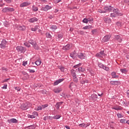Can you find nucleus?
I'll return each instance as SVG.
<instances>
[{
  "instance_id": "f257e3e1",
  "label": "nucleus",
  "mask_w": 129,
  "mask_h": 129,
  "mask_svg": "<svg viewBox=\"0 0 129 129\" xmlns=\"http://www.w3.org/2000/svg\"><path fill=\"white\" fill-rule=\"evenodd\" d=\"M16 49L17 50L19 53H25V52H26V51L27 50V48H26V47H24L22 46H17Z\"/></svg>"
},
{
  "instance_id": "f03ea898",
  "label": "nucleus",
  "mask_w": 129,
  "mask_h": 129,
  "mask_svg": "<svg viewBox=\"0 0 129 129\" xmlns=\"http://www.w3.org/2000/svg\"><path fill=\"white\" fill-rule=\"evenodd\" d=\"M104 11L101 12V13H106L107 12H112V10H113V7H111V6H105L104 7Z\"/></svg>"
},
{
  "instance_id": "7ed1b4c3",
  "label": "nucleus",
  "mask_w": 129,
  "mask_h": 129,
  "mask_svg": "<svg viewBox=\"0 0 129 129\" xmlns=\"http://www.w3.org/2000/svg\"><path fill=\"white\" fill-rule=\"evenodd\" d=\"M97 98H98V97L97 96V95L95 94H93L90 97H89V100L91 101H93L94 102L97 100Z\"/></svg>"
},
{
  "instance_id": "20e7f679",
  "label": "nucleus",
  "mask_w": 129,
  "mask_h": 129,
  "mask_svg": "<svg viewBox=\"0 0 129 129\" xmlns=\"http://www.w3.org/2000/svg\"><path fill=\"white\" fill-rule=\"evenodd\" d=\"M113 13L117 16L121 17L122 16V13H120L119 12V10L118 9H114V8L113 7V10H112Z\"/></svg>"
},
{
  "instance_id": "39448f33",
  "label": "nucleus",
  "mask_w": 129,
  "mask_h": 129,
  "mask_svg": "<svg viewBox=\"0 0 129 129\" xmlns=\"http://www.w3.org/2000/svg\"><path fill=\"white\" fill-rule=\"evenodd\" d=\"M6 46H7V41L4 39L3 40L1 44H0L1 48H2V49H5Z\"/></svg>"
},
{
  "instance_id": "423d86ee",
  "label": "nucleus",
  "mask_w": 129,
  "mask_h": 129,
  "mask_svg": "<svg viewBox=\"0 0 129 129\" xmlns=\"http://www.w3.org/2000/svg\"><path fill=\"white\" fill-rule=\"evenodd\" d=\"M78 53H76L75 51H74L73 52L70 53V56L73 59H76V57H78Z\"/></svg>"
},
{
  "instance_id": "0eeeda50",
  "label": "nucleus",
  "mask_w": 129,
  "mask_h": 129,
  "mask_svg": "<svg viewBox=\"0 0 129 129\" xmlns=\"http://www.w3.org/2000/svg\"><path fill=\"white\" fill-rule=\"evenodd\" d=\"M51 9H52V7L49 6V5H46L44 7H42L41 10L44 11V12H47V11H49V10H51Z\"/></svg>"
},
{
  "instance_id": "6e6552de",
  "label": "nucleus",
  "mask_w": 129,
  "mask_h": 129,
  "mask_svg": "<svg viewBox=\"0 0 129 129\" xmlns=\"http://www.w3.org/2000/svg\"><path fill=\"white\" fill-rule=\"evenodd\" d=\"M109 39H110V35H108L105 36L102 39V42L104 43V42H107L109 41Z\"/></svg>"
},
{
  "instance_id": "1a4fd4ad",
  "label": "nucleus",
  "mask_w": 129,
  "mask_h": 129,
  "mask_svg": "<svg viewBox=\"0 0 129 129\" xmlns=\"http://www.w3.org/2000/svg\"><path fill=\"white\" fill-rule=\"evenodd\" d=\"M31 5V3H28V2H24L20 4V8H24L25 7H28V6H30Z\"/></svg>"
},
{
  "instance_id": "9d476101",
  "label": "nucleus",
  "mask_w": 129,
  "mask_h": 129,
  "mask_svg": "<svg viewBox=\"0 0 129 129\" xmlns=\"http://www.w3.org/2000/svg\"><path fill=\"white\" fill-rule=\"evenodd\" d=\"M86 57V54H85V53H80L78 55V58H79V59H85Z\"/></svg>"
},
{
  "instance_id": "9b49d317",
  "label": "nucleus",
  "mask_w": 129,
  "mask_h": 129,
  "mask_svg": "<svg viewBox=\"0 0 129 129\" xmlns=\"http://www.w3.org/2000/svg\"><path fill=\"white\" fill-rule=\"evenodd\" d=\"M110 84L112 85H119L120 84V82L118 81H111Z\"/></svg>"
},
{
  "instance_id": "f8f14e48",
  "label": "nucleus",
  "mask_w": 129,
  "mask_h": 129,
  "mask_svg": "<svg viewBox=\"0 0 129 129\" xmlns=\"http://www.w3.org/2000/svg\"><path fill=\"white\" fill-rule=\"evenodd\" d=\"M62 81H64V79H60L56 80L53 84L54 86L58 85L59 83H61Z\"/></svg>"
},
{
  "instance_id": "ddd939ff",
  "label": "nucleus",
  "mask_w": 129,
  "mask_h": 129,
  "mask_svg": "<svg viewBox=\"0 0 129 129\" xmlns=\"http://www.w3.org/2000/svg\"><path fill=\"white\" fill-rule=\"evenodd\" d=\"M72 47V46H71V45L67 44V45L62 47V50H70Z\"/></svg>"
},
{
  "instance_id": "4468645a",
  "label": "nucleus",
  "mask_w": 129,
  "mask_h": 129,
  "mask_svg": "<svg viewBox=\"0 0 129 129\" xmlns=\"http://www.w3.org/2000/svg\"><path fill=\"white\" fill-rule=\"evenodd\" d=\"M104 22H105L106 24H110L111 20L109 17H105L104 19Z\"/></svg>"
},
{
  "instance_id": "2eb2a0df",
  "label": "nucleus",
  "mask_w": 129,
  "mask_h": 129,
  "mask_svg": "<svg viewBox=\"0 0 129 129\" xmlns=\"http://www.w3.org/2000/svg\"><path fill=\"white\" fill-rule=\"evenodd\" d=\"M112 109H114L115 110H122V107L120 106H115L113 107Z\"/></svg>"
},
{
  "instance_id": "dca6fc26",
  "label": "nucleus",
  "mask_w": 129,
  "mask_h": 129,
  "mask_svg": "<svg viewBox=\"0 0 129 129\" xmlns=\"http://www.w3.org/2000/svg\"><path fill=\"white\" fill-rule=\"evenodd\" d=\"M8 121L10 123H18V120L15 118H12L10 120H8Z\"/></svg>"
},
{
  "instance_id": "f3484780",
  "label": "nucleus",
  "mask_w": 129,
  "mask_h": 129,
  "mask_svg": "<svg viewBox=\"0 0 129 129\" xmlns=\"http://www.w3.org/2000/svg\"><path fill=\"white\" fill-rule=\"evenodd\" d=\"M28 104L26 103H23L21 106V108L23 110H26V109H28Z\"/></svg>"
},
{
  "instance_id": "a211bd4d",
  "label": "nucleus",
  "mask_w": 129,
  "mask_h": 129,
  "mask_svg": "<svg viewBox=\"0 0 129 129\" xmlns=\"http://www.w3.org/2000/svg\"><path fill=\"white\" fill-rule=\"evenodd\" d=\"M30 23H35V22H38V19L36 18H32L29 20Z\"/></svg>"
},
{
  "instance_id": "6ab92c4d",
  "label": "nucleus",
  "mask_w": 129,
  "mask_h": 129,
  "mask_svg": "<svg viewBox=\"0 0 129 129\" xmlns=\"http://www.w3.org/2000/svg\"><path fill=\"white\" fill-rule=\"evenodd\" d=\"M115 39L117 40V41H118V42H119V43L121 42V41H122V40L120 38V36L119 35H115Z\"/></svg>"
},
{
  "instance_id": "aec40b11",
  "label": "nucleus",
  "mask_w": 129,
  "mask_h": 129,
  "mask_svg": "<svg viewBox=\"0 0 129 129\" xmlns=\"http://www.w3.org/2000/svg\"><path fill=\"white\" fill-rule=\"evenodd\" d=\"M55 93H60L62 91V89L61 88H56L53 90Z\"/></svg>"
},
{
  "instance_id": "412c9836",
  "label": "nucleus",
  "mask_w": 129,
  "mask_h": 129,
  "mask_svg": "<svg viewBox=\"0 0 129 129\" xmlns=\"http://www.w3.org/2000/svg\"><path fill=\"white\" fill-rule=\"evenodd\" d=\"M62 104H63V102H57L55 105L57 109H59L60 108V105H62Z\"/></svg>"
},
{
  "instance_id": "4be33fe9",
  "label": "nucleus",
  "mask_w": 129,
  "mask_h": 129,
  "mask_svg": "<svg viewBox=\"0 0 129 129\" xmlns=\"http://www.w3.org/2000/svg\"><path fill=\"white\" fill-rule=\"evenodd\" d=\"M112 78H117L118 76L116 75V73L115 72H113L111 73Z\"/></svg>"
},
{
  "instance_id": "5701e85b",
  "label": "nucleus",
  "mask_w": 129,
  "mask_h": 129,
  "mask_svg": "<svg viewBox=\"0 0 129 129\" xmlns=\"http://www.w3.org/2000/svg\"><path fill=\"white\" fill-rule=\"evenodd\" d=\"M33 47L34 49H35V50H39L40 49V47H39V46L37 44V42L35 43V44L33 45Z\"/></svg>"
},
{
  "instance_id": "b1692460",
  "label": "nucleus",
  "mask_w": 129,
  "mask_h": 129,
  "mask_svg": "<svg viewBox=\"0 0 129 129\" xmlns=\"http://www.w3.org/2000/svg\"><path fill=\"white\" fill-rule=\"evenodd\" d=\"M50 29L52 30V31H53V32H54V31H56V30H57V26L52 25L50 26Z\"/></svg>"
},
{
  "instance_id": "393cba45",
  "label": "nucleus",
  "mask_w": 129,
  "mask_h": 129,
  "mask_svg": "<svg viewBox=\"0 0 129 129\" xmlns=\"http://www.w3.org/2000/svg\"><path fill=\"white\" fill-rule=\"evenodd\" d=\"M35 63L37 66H40V65H41V63H42V61L40 59H39L36 60Z\"/></svg>"
},
{
  "instance_id": "a878e982",
  "label": "nucleus",
  "mask_w": 129,
  "mask_h": 129,
  "mask_svg": "<svg viewBox=\"0 0 129 129\" xmlns=\"http://www.w3.org/2000/svg\"><path fill=\"white\" fill-rule=\"evenodd\" d=\"M38 30H39L38 26H35L34 28H31V31H33V32H36V31H37Z\"/></svg>"
},
{
  "instance_id": "bb28decb",
  "label": "nucleus",
  "mask_w": 129,
  "mask_h": 129,
  "mask_svg": "<svg viewBox=\"0 0 129 129\" xmlns=\"http://www.w3.org/2000/svg\"><path fill=\"white\" fill-rule=\"evenodd\" d=\"M28 43H29V44H31V45H32L33 46V45H34V44H36V42L35 41L30 39L28 41Z\"/></svg>"
},
{
  "instance_id": "cd10ccee",
  "label": "nucleus",
  "mask_w": 129,
  "mask_h": 129,
  "mask_svg": "<svg viewBox=\"0 0 129 129\" xmlns=\"http://www.w3.org/2000/svg\"><path fill=\"white\" fill-rule=\"evenodd\" d=\"M18 29L20 31H25V30H26V27H25L24 26H19V27H18Z\"/></svg>"
},
{
  "instance_id": "c85d7f7f",
  "label": "nucleus",
  "mask_w": 129,
  "mask_h": 129,
  "mask_svg": "<svg viewBox=\"0 0 129 129\" xmlns=\"http://www.w3.org/2000/svg\"><path fill=\"white\" fill-rule=\"evenodd\" d=\"M78 71L79 72H84V71H85V69H83L82 67H80L78 68Z\"/></svg>"
},
{
  "instance_id": "c756f323",
  "label": "nucleus",
  "mask_w": 129,
  "mask_h": 129,
  "mask_svg": "<svg viewBox=\"0 0 129 129\" xmlns=\"http://www.w3.org/2000/svg\"><path fill=\"white\" fill-rule=\"evenodd\" d=\"M32 10H33V12H37V11H38V7H37L35 6H33Z\"/></svg>"
},
{
  "instance_id": "7c9ffc66",
  "label": "nucleus",
  "mask_w": 129,
  "mask_h": 129,
  "mask_svg": "<svg viewBox=\"0 0 129 129\" xmlns=\"http://www.w3.org/2000/svg\"><path fill=\"white\" fill-rule=\"evenodd\" d=\"M60 117H61V116L60 115H56L55 116H53V118L54 119H59V118H60Z\"/></svg>"
},
{
  "instance_id": "2f4dec72",
  "label": "nucleus",
  "mask_w": 129,
  "mask_h": 129,
  "mask_svg": "<svg viewBox=\"0 0 129 129\" xmlns=\"http://www.w3.org/2000/svg\"><path fill=\"white\" fill-rule=\"evenodd\" d=\"M72 75L73 78H75V77H77L76 76V73H75V70H73V71L72 72Z\"/></svg>"
},
{
  "instance_id": "473e14b6",
  "label": "nucleus",
  "mask_w": 129,
  "mask_h": 129,
  "mask_svg": "<svg viewBox=\"0 0 129 129\" xmlns=\"http://www.w3.org/2000/svg\"><path fill=\"white\" fill-rule=\"evenodd\" d=\"M120 71L121 72H122V73H124V74L127 72V71L125 69H121Z\"/></svg>"
},
{
  "instance_id": "72a5a7b5",
  "label": "nucleus",
  "mask_w": 129,
  "mask_h": 129,
  "mask_svg": "<svg viewBox=\"0 0 129 129\" xmlns=\"http://www.w3.org/2000/svg\"><path fill=\"white\" fill-rule=\"evenodd\" d=\"M8 12H15V9L14 8H7Z\"/></svg>"
},
{
  "instance_id": "f704fd0d",
  "label": "nucleus",
  "mask_w": 129,
  "mask_h": 129,
  "mask_svg": "<svg viewBox=\"0 0 129 129\" xmlns=\"http://www.w3.org/2000/svg\"><path fill=\"white\" fill-rule=\"evenodd\" d=\"M91 28V26H86L84 27H83V30H88V29H90Z\"/></svg>"
},
{
  "instance_id": "c9c22d12",
  "label": "nucleus",
  "mask_w": 129,
  "mask_h": 129,
  "mask_svg": "<svg viewBox=\"0 0 129 129\" xmlns=\"http://www.w3.org/2000/svg\"><path fill=\"white\" fill-rule=\"evenodd\" d=\"M98 66L100 68H102L103 69L104 68V65H103L101 62L99 63Z\"/></svg>"
},
{
  "instance_id": "e433bc0d",
  "label": "nucleus",
  "mask_w": 129,
  "mask_h": 129,
  "mask_svg": "<svg viewBox=\"0 0 129 129\" xmlns=\"http://www.w3.org/2000/svg\"><path fill=\"white\" fill-rule=\"evenodd\" d=\"M24 45L26 46V47H27L28 48H30L31 47V45L28 42H24Z\"/></svg>"
},
{
  "instance_id": "4c0bfd02",
  "label": "nucleus",
  "mask_w": 129,
  "mask_h": 129,
  "mask_svg": "<svg viewBox=\"0 0 129 129\" xmlns=\"http://www.w3.org/2000/svg\"><path fill=\"white\" fill-rule=\"evenodd\" d=\"M29 127V129H35L36 128V125L35 124L31 125L30 126H28Z\"/></svg>"
},
{
  "instance_id": "58836bf2",
  "label": "nucleus",
  "mask_w": 129,
  "mask_h": 129,
  "mask_svg": "<svg viewBox=\"0 0 129 129\" xmlns=\"http://www.w3.org/2000/svg\"><path fill=\"white\" fill-rule=\"evenodd\" d=\"M46 36L47 38H52V36H51V34L49 32L46 33Z\"/></svg>"
},
{
  "instance_id": "ea45409f",
  "label": "nucleus",
  "mask_w": 129,
  "mask_h": 129,
  "mask_svg": "<svg viewBox=\"0 0 129 129\" xmlns=\"http://www.w3.org/2000/svg\"><path fill=\"white\" fill-rule=\"evenodd\" d=\"M28 117H29L30 118H35V117H36V116L35 115H30V114H28Z\"/></svg>"
},
{
  "instance_id": "a19ab883",
  "label": "nucleus",
  "mask_w": 129,
  "mask_h": 129,
  "mask_svg": "<svg viewBox=\"0 0 129 129\" xmlns=\"http://www.w3.org/2000/svg\"><path fill=\"white\" fill-rule=\"evenodd\" d=\"M83 23H84L85 24H87L88 23V19L87 18H85L83 20Z\"/></svg>"
},
{
  "instance_id": "79ce46f5",
  "label": "nucleus",
  "mask_w": 129,
  "mask_h": 129,
  "mask_svg": "<svg viewBox=\"0 0 129 129\" xmlns=\"http://www.w3.org/2000/svg\"><path fill=\"white\" fill-rule=\"evenodd\" d=\"M57 38L59 40H61L63 38V35L61 34H58Z\"/></svg>"
},
{
  "instance_id": "37998d69",
  "label": "nucleus",
  "mask_w": 129,
  "mask_h": 129,
  "mask_svg": "<svg viewBox=\"0 0 129 129\" xmlns=\"http://www.w3.org/2000/svg\"><path fill=\"white\" fill-rule=\"evenodd\" d=\"M92 33L93 35L96 34V33H97V29H94V30H92Z\"/></svg>"
},
{
  "instance_id": "c03bdc74",
  "label": "nucleus",
  "mask_w": 129,
  "mask_h": 129,
  "mask_svg": "<svg viewBox=\"0 0 129 129\" xmlns=\"http://www.w3.org/2000/svg\"><path fill=\"white\" fill-rule=\"evenodd\" d=\"M116 17H117V16L114 13H111L110 14L111 18H115Z\"/></svg>"
},
{
  "instance_id": "a18cd8bd",
  "label": "nucleus",
  "mask_w": 129,
  "mask_h": 129,
  "mask_svg": "<svg viewBox=\"0 0 129 129\" xmlns=\"http://www.w3.org/2000/svg\"><path fill=\"white\" fill-rule=\"evenodd\" d=\"M87 20H88V22H93V18L90 17V18H87Z\"/></svg>"
},
{
  "instance_id": "49530a36",
  "label": "nucleus",
  "mask_w": 129,
  "mask_h": 129,
  "mask_svg": "<svg viewBox=\"0 0 129 129\" xmlns=\"http://www.w3.org/2000/svg\"><path fill=\"white\" fill-rule=\"evenodd\" d=\"M82 65V63H80L75 66H74V68H78V67H80V66H81Z\"/></svg>"
},
{
  "instance_id": "de8ad7c7",
  "label": "nucleus",
  "mask_w": 129,
  "mask_h": 129,
  "mask_svg": "<svg viewBox=\"0 0 129 129\" xmlns=\"http://www.w3.org/2000/svg\"><path fill=\"white\" fill-rule=\"evenodd\" d=\"M99 53H100L101 55L102 56H104L105 55V53H104V51L102 50L100 52H99Z\"/></svg>"
},
{
  "instance_id": "09e8293b",
  "label": "nucleus",
  "mask_w": 129,
  "mask_h": 129,
  "mask_svg": "<svg viewBox=\"0 0 129 129\" xmlns=\"http://www.w3.org/2000/svg\"><path fill=\"white\" fill-rule=\"evenodd\" d=\"M73 80H74V82H76V83H77V82H78V79H77V77L73 78Z\"/></svg>"
},
{
  "instance_id": "8fccbe9b",
  "label": "nucleus",
  "mask_w": 129,
  "mask_h": 129,
  "mask_svg": "<svg viewBox=\"0 0 129 129\" xmlns=\"http://www.w3.org/2000/svg\"><path fill=\"white\" fill-rule=\"evenodd\" d=\"M3 13H7L8 12V8H5L2 10Z\"/></svg>"
},
{
  "instance_id": "3c124183",
  "label": "nucleus",
  "mask_w": 129,
  "mask_h": 129,
  "mask_svg": "<svg viewBox=\"0 0 129 129\" xmlns=\"http://www.w3.org/2000/svg\"><path fill=\"white\" fill-rule=\"evenodd\" d=\"M85 83H88V81L87 80H83L82 81V84H85Z\"/></svg>"
},
{
  "instance_id": "603ef678",
  "label": "nucleus",
  "mask_w": 129,
  "mask_h": 129,
  "mask_svg": "<svg viewBox=\"0 0 129 129\" xmlns=\"http://www.w3.org/2000/svg\"><path fill=\"white\" fill-rule=\"evenodd\" d=\"M125 119H121L120 120V122H121V123H125Z\"/></svg>"
},
{
  "instance_id": "864d4df0",
  "label": "nucleus",
  "mask_w": 129,
  "mask_h": 129,
  "mask_svg": "<svg viewBox=\"0 0 129 129\" xmlns=\"http://www.w3.org/2000/svg\"><path fill=\"white\" fill-rule=\"evenodd\" d=\"M28 71H29L30 73H35V70H34L28 69Z\"/></svg>"
},
{
  "instance_id": "5fc2aeb1",
  "label": "nucleus",
  "mask_w": 129,
  "mask_h": 129,
  "mask_svg": "<svg viewBox=\"0 0 129 129\" xmlns=\"http://www.w3.org/2000/svg\"><path fill=\"white\" fill-rule=\"evenodd\" d=\"M96 57H99L100 58H101L102 56L101 55L100 52H99L96 54Z\"/></svg>"
},
{
  "instance_id": "6e6d98bb",
  "label": "nucleus",
  "mask_w": 129,
  "mask_h": 129,
  "mask_svg": "<svg viewBox=\"0 0 129 129\" xmlns=\"http://www.w3.org/2000/svg\"><path fill=\"white\" fill-rule=\"evenodd\" d=\"M116 25L118 26V27H121V22H118L116 23Z\"/></svg>"
},
{
  "instance_id": "4d7b16f0",
  "label": "nucleus",
  "mask_w": 129,
  "mask_h": 129,
  "mask_svg": "<svg viewBox=\"0 0 129 129\" xmlns=\"http://www.w3.org/2000/svg\"><path fill=\"white\" fill-rule=\"evenodd\" d=\"M81 127H84L85 126V123H82L79 125Z\"/></svg>"
},
{
  "instance_id": "13d9d810",
  "label": "nucleus",
  "mask_w": 129,
  "mask_h": 129,
  "mask_svg": "<svg viewBox=\"0 0 129 129\" xmlns=\"http://www.w3.org/2000/svg\"><path fill=\"white\" fill-rule=\"evenodd\" d=\"M33 115H35V116H38V113L36 111H34L32 113Z\"/></svg>"
},
{
  "instance_id": "bf43d9fd",
  "label": "nucleus",
  "mask_w": 129,
  "mask_h": 129,
  "mask_svg": "<svg viewBox=\"0 0 129 129\" xmlns=\"http://www.w3.org/2000/svg\"><path fill=\"white\" fill-rule=\"evenodd\" d=\"M36 110H42V107L41 106H38Z\"/></svg>"
},
{
  "instance_id": "052dcab7",
  "label": "nucleus",
  "mask_w": 129,
  "mask_h": 129,
  "mask_svg": "<svg viewBox=\"0 0 129 129\" xmlns=\"http://www.w3.org/2000/svg\"><path fill=\"white\" fill-rule=\"evenodd\" d=\"M7 87H8V85L7 84H4V86L2 87L3 89H7Z\"/></svg>"
},
{
  "instance_id": "680f3d73",
  "label": "nucleus",
  "mask_w": 129,
  "mask_h": 129,
  "mask_svg": "<svg viewBox=\"0 0 129 129\" xmlns=\"http://www.w3.org/2000/svg\"><path fill=\"white\" fill-rule=\"evenodd\" d=\"M103 69L104 70H106V71H109V69L105 66L104 67Z\"/></svg>"
},
{
  "instance_id": "e2e57ef3",
  "label": "nucleus",
  "mask_w": 129,
  "mask_h": 129,
  "mask_svg": "<svg viewBox=\"0 0 129 129\" xmlns=\"http://www.w3.org/2000/svg\"><path fill=\"white\" fill-rule=\"evenodd\" d=\"M60 70L61 71V72H64V69L63 67H61L59 68Z\"/></svg>"
},
{
  "instance_id": "0e129e2a",
  "label": "nucleus",
  "mask_w": 129,
  "mask_h": 129,
  "mask_svg": "<svg viewBox=\"0 0 129 129\" xmlns=\"http://www.w3.org/2000/svg\"><path fill=\"white\" fill-rule=\"evenodd\" d=\"M44 120H47V119H49V116H44L43 118Z\"/></svg>"
},
{
  "instance_id": "69168bd1",
  "label": "nucleus",
  "mask_w": 129,
  "mask_h": 129,
  "mask_svg": "<svg viewBox=\"0 0 129 129\" xmlns=\"http://www.w3.org/2000/svg\"><path fill=\"white\" fill-rule=\"evenodd\" d=\"M62 0H54V4H58V3H60Z\"/></svg>"
},
{
  "instance_id": "338daca9",
  "label": "nucleus",
  "mask_w": 129,
  "mask_h": 129,
  "mask_svg": "<svg viewBox=\"0 0 129 129\" xmlns=\"http://www.w3.org/2000/svg\"><path fill=\"white\" fill-rule=\"evenodd\" d=\"M79 33L80 34V35H83L84 34V31H83L82 30H80Z\"/></svg>"
},
{
  "instance_id": "774afa93",
  "label": "nucleus",
  "mask_w": 129,
  "mask_h": 129,
  "mask_svg": "<svg viewBox=\"0 0 129 129\" xmlns=\"http://www.w3.org/2000/svg\"><path fill=\"white\" fill-rule=\"evenodd\" d=\"M117 115L118 118L122 117V115H121V114L118 113L117 114Z\"/></svg>"
}]
</instances>
